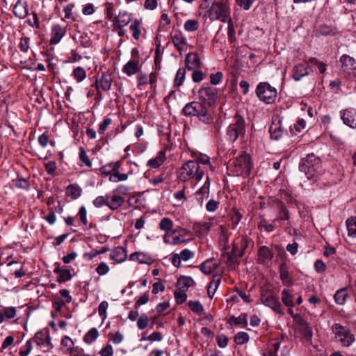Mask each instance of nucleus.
I'll return each mask as SVG.
<instances>
[{
	"instance_id": "nucleus-60",
	"label": "nucleus",
	"mask_w": 356,
	"mask_h": 356,
	"mask_svg": "<svg viewBox=\"0 0 356 356\" xmlns=\"http://www.w3.org/2000/svg\"><path fill=\"white\" fill-rule=\"evenodd\" d=\"M280 278L284 283L289 282V273L285 264H282L280 266Z\"/></svg>"
},
{
	"instance_id": "nucleus-58",
	"label": "nucleus",
	"mask_w": 356,
	"mask_h": 356,
	"mask_svg": "<svg viewBox=\"0 0 356 356\" xmlns=\"http://www.w3.org/2000/svg\"><path fill=\"white\" fill-rule=\"evenodd\" d=\"M186 70L184 68H179L176 74L175 79V86H179L182 84L185 79Z\"/></svg>"
},
{
	"instance_id": "nucleus-39",
	"label": "nucleus",
	"mask_w": 356,
	"mask_h": 356,
	"mask_svg": "<svg viewBox=\"0 0 356 356\" xmlns=\"http://www.w3.org/2000/svg\"><path fill=\"white\" fill-rule=\"evenodd\" d=\"M99 334L97 328H90L83 336V340L86 344H92L99 337Z\"/></svg>"
},
{
	"instance_id": "nucleus-34",
	"label": "nucleus",
	"mask_w": 356,
	"mask_h": 356,
	"mask_svg": "<svg viewBox=\"0 0 356 356\" xmlns=\"http://www.w3.org/2000/svg\"><path fill=\"white\" fill-rule=\"evenodd\" d=\"M82 193L81 188L76 184H70L66 188V195L72 200L78 199Z\"/></svg>"
},
{
	"instance_id": "nucleus-9",
	"label": "nucleus",
	"mask_w": 356,
	"mask_h": 356,
	"mask_svg": "<svg viewBox=\"0 0 356 356\" xmlns=\"http://www.w3.org/2000/svg\"><path fill=\"white\" fill-rule=\"evenodd\" d=\"M332 331L343 346L348 347L355 341V336L347 327L336 323L332 325Z\"/></svg>"
},
{
	"instance_id": "nucleus-24",
	"label": "nucleus",
	"mask_w": 356,
	"mask_h": 356,
	"mask_svg": "<svg viewBox=\"0 0 356 356\" xmlns=\"http://www.w3.org/2000/svg\"><path fill=\"white\" fill-rule=\"evenodd\" d=\"M55 266L54 273L58 275L56 280L58 282L63 283L72 279V275L69 269L60 268L58 263H56Z\"/></svg>"
},
{
	"instance_id": "nucleus-36",
	"label": "nucleus",
	"mask_w": 356,
	"mask_h": 356,
	"mask_svg": "<svg viewBox=\"0 0 356 356\" xmlns=\"http://www.w3.org/2000/svg\"><path fill=\"white\" fill-rule=\"evenodd\" d=\"M349 297L347 293V287L341 288L337 290L334 295V299L337 304L343 305L345 304L347 298Z\"/></svg>"
},
{
	"instance_id": "nucleus-45",
	"label": "nucleus",
	"mask_w": 356,
	"mask_h": 356,
	"mask_svg": "<svg viewBox=\"0 0 356 356\" xmlns=\"http://www.w3.org/2000/svg\"><path fill=\"white\" fill-rule=\"evenodd\" d=\"M346 226L348 232V236L356 237V217L352 216L347 219Z\"/></svg>"
},
{
	"instance_id": "nucleus-23",
	"label": "nucleus",
	"mask_w": 356,
	"mask_h": 356,
	"mask_svg": "<svg viewBox=\"0 0 356 356\" xmlns=\"http://www.w3.org/2000/svg\"><path fill=\"white\" fill-rule=\"evenodd\" d=\"M139 56L137 58L128 61L122 68V72L127 76H131L140 71Z\"/></svg>"
},
{
	"instance_id": "nucleus-55",
	"label": "nucleus",
	"mask_w": 356,
	"mask_h": 356,
	"mask_svg": "<svg viewBox=\"0 0 356 356\" xmlns=\"http://www.w3.org/2000/svg\"><path fill=\"white\" fill-rule=\"evenodd\" d=\"M149 322V318L147 315L146 314H142L138 318L137 326L138 329L144 330L148 326Z\"/></svg>"
},
{
	"instance_id": "nucleus-56",
	"label": "nucleus",
	"mask_w": 356,
	"mask_h": 356,
	"mask_svg": "<svg viewBox=\"0 0 356 356\" xmlns=\"http://www.w3.org/2000/svg\"><path fill=\"white\" fill-rule=\"evenodd\" d=\"M45 171L49 175L54 177L56 176V170L57 169V165L56 161H51L44 164Z\"/></svg>"
},
{
	"instance_id": "nucleus-26",
	"label": "nucleus",
	"mask_w": 356,
	"mask_h": 356,
	"mask_svg": "<svg viewBox=\"0 0 356 356\" xmlns=\"http://www.w3.org/2000/svg\"><path fill=\"white\" fill-rule=\"evenodd\" d=\"M129 259L138 261L139 264H151L154 259L147 253L143 252H136L130 254Z\"/></svg>"
},
{
	"instance_id": "nucleus-11",
	"label": "nucleus",
	"mask_w": 356,
	"mask_h": 356,
	"mask_svg": "<svg viewBox=\"0 0 356 356\" xmlns=\"http://www.w3.org/2000/svg\"><path fill=\"white\" fill-rule=\"evenodd\" d=\"M261 300L265 305L272 308L277 313L281 314H284L278 298L274 296L270 291L263 292L261 293Z\"/></svg>"
},
{
	"instance_id": "nucleus-38",
	"label": "nucleus",
	"mask_w": 356,
	"mask_h": 356,
	"mask_svg": "<svg viewBox=\"0 0 356 356\" xmlns=\"http://www.w3.org/2000/svg\"><path fill=\"white\" fill-rule=\"evenodd\" d=\"M340 61L346 70H356V60L353 57L343 54L341 56Z\"/></svg>"
},
{
	"instance_id": "nucleus-6",
	"label": "nucleus",
	"mask_w": 356,
	"mask_h": 356,
	"mask_svg": "<svg viewBox=\"0 0 356 356\" xmlns=\"http://www.w3.org/2000/svg\"><path fill=\"white\" fill-rule=\"evenodd\" d=\"M207 15L211 20H220L222 22H228L231 26L230 9L223 2L216 1L207 10Z\"/></svg>"
},
{
	"instance_id": "nucleus-1",
	"label": "nucleus",
	"mask_w": 356,
	"mask_h": 356,
	"mask_svg": "<svg viewBox=\"0 0 356 356\" xmlns=\"http://www.w3.org/2000/svg\"><path fill=\"white\" fill-rule=\"evenodd\" d=\"M204 175V172L199 165V162L195 160H189L185 162L179 168L177 177L182 182L188 181L192 179L197 181H200Z\"/></svg>"
},
{
	"instance_id": "nucleus-22",
	"label": "nucleus",
	"mask_w": 356,
	"mask_h": 356,
	"mask_svg": "<svg viewBox=\"0 0 356 356\" xmlns=\"http://www.w3.org/2000/svg\"><path fill=\"white\" fill-rule=\"evenodd\" d=\"M312 70L307 63H300L293 68L292 76L296 81H300L302 77L307 76Z\"/></svg>"
},
{
	"instance_id": "nucleus-49",
	"label": "nucleus",
	"mask_w": 356,
	"mask_h": 356,
	"mask_svg": "<svg viewBox=\"0 0 356 356\" xmlns=\"http://www.w3.org/2000/svg\"><path fill=\"white\" fill-rule=\"evenodd\" d=\"M200 23L197 19H188L185 22L184 28L188 32L195 31L198 30Z\"/></svg>"
},
{
	"instance_id": "nucleus-41",
	"label": "nucleus",
	"mask_w": 356,
	"mask_h": 356,
	"mask_svg": "<svg viewBox=\"0 0 356 356\" xmlns=\"http://www.w3.org/2000/svg\"><path fill=\"white\" fill-rule=\"evenodd\" d=\"M336 33L335 29L326 24H322L318 26L316 30V35H322V36H328V35H334Z\"/></svg>"
},
{
	"instance_id": "nucleus-18",
	"label": "nucleus",
	"mask_w": 356,
	"mask_h": 356,
	"mask_svg": "<svg viewBox=\"0 0 356 356\" xmlns=\"http://www.w3.org/2000/svg\"><path fill=\"white\" fill-rule=\"evenodd\" d=\"M66 33V29L60 24H54L51 29L50 44H56L59 43L63 37Z\"/></svg>"
},
{
	"instance_id": "nucleus-63",
	"label": "nucleus",
	"mask_w": 356,
	"mask_h": 356,
	"mask_svg": "<svg viewBox=\"0 0 356 356\" xmlns=\"http://www.w3.org/2000/svg\"><path fill=\"white\" fill-rule=\"evenodd\" d=\"M77 216L79 217L81 224L84 226L87 225V210L84 206L80 207Z\"/></svg>"
},
{
	"instance_id": "nucleus-3",
	"label": "nucleus",
	"mask_w": 356,
	"mask_h": 356,
	"mask_svg": "<svg viewBox=\"0 0 356 356\" xmlns=\"http://www.w3.org/2000/svg\"><path fill=\"white\" fill-rule=\"evenodd\" d=\"M219 245L222 248V254L220 261L227 265L231 268H235L238 264L237 257L233 254L234 248L231 252L227 251V244L228 243L229 236L227 234V229L224 225L219 227Z\"/></svg>"
},
{
	"instance_id": "nucleus-4",
	"label": "nucleus",
	"mask_w": 356,
	"mask_h": 356,
	"mask_svg": "<svg viewBox=\"0 0 356 356\" xmlns=\"http://www.w3.org/2000/svg\"><path fill=\"white\" fill-rule=\"evenodd\" d=\"M299 170L305 174L307 179L314 178L321 172V161L314 153L309 154L300 160Z\"/></svg>"
},
{
	"instance_id": "nucleus-12",
	"label": "nucleus",
	"mask_w": 356,
	"mask_h": 356,
	"mask_svg": "<svg viewBox=\"0 0 356 356\" xmlns=\"http://www.w3.org/2000/svg\"><path fill=\"white\" fill-rule=\"evenodd\" d=\"M269 204L271 208L275 210L278 213L277 218L273 221L274 224L280 220H289V211L283 202L278 199H272L269 201Z\"/></svg>"
},
{
	"instance_id": "nucleus-37",
	"label": "nucleus",
	"mask_w": 356,
	"mask_h": 356,
	"mask_svg": "<svg viewBox=\"0 0 356 356\" xmlns=\"http://www.w3.org/2000/svg\"><path fill=\"white\" fill-rule=\"evenodd\" d=\"M195 284L192 277L188 276H181L177 280V286L179 289L187 291L188 289Z\"/></svg>"
},
{
	"instance_id": "nucleus-33",
	"label": "nucleus",
	"mask_w": 356,
	"mask_h": 356,
	"mask_svg": "<svg viewBox=\"0 0 356 356\" xmlns=\"http://www.w3.org/2000/svg\"><path fill=\"white\" fill-rule=\"evenodd\" d=\"M213 224L210 222H195L193 225V231L200 234H207L211 229Z\"/></svg>"
},
{
	"instance_id": "nucleus-61",
	"label": "nucleus",
	"mask_w": 356,
	"mask_h": 356,
	"mask_svg": "<svg viewBox=\"0 0 356 356\" xmlns=\"http://www.w3.org/2000/svg\"><path fill=\"white\" fill-rule=\"evenodd\" d=\"M149 293L147 292L145 293L143 295H142L141 296L138 297L136 299L134 305L135 309H138L140 306L146 304L149 301Z\"/></svg>"
},
{
	"instance_id": "nucleus-32",
	"label": "nucleus",
	"mask_w": 356,
	"mask_h": 356,
	"mask_svg": "<svg viewBox=\"0 0 356 356\" xmlns=\"http://www.w3.org/2000/svg\"><path fill=\"white\" fill-rule=\"evenodd\" d=\"M284 129L281 125L280 120H278L277 123L273 122L269 128V132L272 139L275 140H279L283 133Z\"/></svg>"
},
{
	"instance_id": "nucleus-42",
	"label": "nucleus",
	"mask_w": 356,
	"mask_h": 356,
	"mask_svg": "<svg viewBox=\"0 0 356 356\" xmlns=\"http://www.w3.org/2000/svg\"><path fill=\"white\" fill-rule=\"evenodd\" d=\"M72 76L77 83L82 82L86 78V71L81 66L74 68Z\"/></svg>"
},
{
	"instance_id": "nucleus-59",
	"label": "nucleus",
	"mask_w": 356,
	"mask_h": 356,
	"mask_svg": "<svg viewBox=\"0 0 356 356\" xmlns=\"http://www.w3.org/2000/svg\"><path fill=\"white\" fill-rule=\"evenodd\" d=\"M107 202H108V195H106V196H102V195L97 196L92 202L93 205L97 208L102 207L104 205L107 206Z\"/></svg>"
},
{
	"instance_id": "nucleus-29",
	"label": "nucleus",
	"mask_w": 356,
	"mask_h": 356,
	"mask_svg": "<svg viewBox=\"0 0 356 356\" xmlns=\"http://www.w3.org/2000/svg\"><path fill=\"white\" fill-rule=\"evenodd\" d=\"M124 203V198L119 195H108L107 207L114 211L120 208Z\"/></svg>"
},
{
	"instance_id": "nucleus-20",
	"label": "nucleus",
	"mask_w": 356,
	"mask_h": 356,
	"mask_svg": "<svg viewBox=\"0 0 356 356\" xmlns=\"http://www.w3.org/2000/svg\"><path fill=\"white\" fill-rule=\"evenodd\" d=\"M34 341L38 346L48 347L51 345V337L49 330L45 328L36 332L34 337Z\"/></svg>"
},
{
	"instance_id": "nucleus-15",
	"label": "nucleus",
	"mask_w": 356,
	"mask_h": 356,
	"mask_svg": "<svg viewBox=\"0 0 356 356\" xmlns=\"http://www.w3.org/2000/svg\"><path fill=\"white\" fill-rule=\"evenodd\" d=\"M210 193V179L207 177L204 185L199 188L195 193V197L198 204L202 206L204 201L209 198Z\"/></svg>"
},
{
	"instance_id": "nucleus-48",
	"label": "nucleus",
	"mask_w": 356,
	"mask_h": 356,
	"mask_svg": "<svg viewBox=\"0 0 356 356\" xmlns=\"http://www.w3.org/2000/svg\"><path fill=\"white\" fill-rule=\"evenodd\" d=\"M173 227V222L169 218H163L159 222V228L161 230L165 232V236L172 229Z\"/></svg>"
},
{
	"instance_id": "nucleus-62",
	"label": "nucleus",
	"mask_w": 356,
	"mask_h": 356,
	"mask_svg": "<svg viewBox=\"0 0 356 356\" xmlns=\"http://www.w3.org/2000/svg\"><path fill=\"white\" fill-rule=\"evenodd\" d=\"M105 13L106 15V17L109 19L113 21V19L114 17V6L113 3L107 2L105 4Z\"/></svg>"
},
{
	"instance_id": "nucleus-50",
	"label": "nucleus",
	"mask_w": 356,
	"mask_h": 356,
	"mask_svg": "<svg viewBox=\"0 0 356 356\" xmlns=\"http://www.w3.org/2000/svg\"><path fill=\"white\" fill-rule=\"evenodd\" d=\"M282 301L283 303L289 307H293L294 304L293 301V296L286 289H284L282 292Z\"/></svg>"
},
{
	"instance_id": "nucleus-54",
	"label": "nucleus",
	"mask_w": 356,
	"mask_h": 356,
	"mask_svg": "<svg viewBox=\"0 0 356 356\" xmlns=\"http://www.w3.org/2000/svg\"><path fill=\"white\" fill-rule=\"evenodd\" d=\"M79 157L82 163H83L88 168L92 167V162L87 155L86 149L82 147L79 148Z\"/></svg>"
},
{
	"instance_id": "nucleus-2",
	"label": "nucleus",
	"mask_w": 356,
	"mask_h": 356,
	"mask_svg": "<svg viewBox=\"0 0 356 356\" xmlns=\"http://www.w3.org/2000/svg\"><path fill=\"white\" fill-rule=\"evenodd\" d=\"M115 170V173L111 177H109V181L114 183L124 181L130 176L136 173L138 165L131 161H116Z\"/></svg>"
},
{
	"instance_id": "nucleus-13",
	"label": "nucleus",
	"mask_w": 356,
	"mask_h": 356,
	"mask_svg": "<svg viewBox=\"0 0 356 356\" xmlns=\"http://www.w3.org/2000/svg\"><path fill=\"white\" fill-rule=\"evenodd\" d=\"M200 99L204 102V104L212 105L217 98V90L215 88L207 86L200 89L198 92Z\"/></svg>"
},
{
	"instance_id": "nucleus-44",
	"label": "nucleus",
	"mask_w": 356,
	"mask_h": 356,
	"mask_svg": "<svg viewBox=\"0 0 356 356\" xmlns=\"http://www.w3.org/2000/svg\"><path fill=\"white\" fill-rule=\"evenodd\" d=\"M271 258L272 254L268 248L263 246L259 248L258 259L260 262L264 263L266 261L270 260Z\"/></svg>"
},
{
	"instance_id": "nucleus-19",
	"label": "nucleus",
	"mask_w": 356,
	"mask_h": 356,
	"mask_svg": "<svg viewBox=\"0 0 356 356\" xmlns=\"http://www.w3.org/2000/svg\"><path fill=\"white\" fill-rule=\"evenodd\" d=\"M131 21V15L127 11H120L118 15L113 19V27H124Z\"/></svg>"
},
{
	"instance_id": "nucleus-35",
	"label": "nucleus",
	"mask_w": 356,
	"mask_h": 356,
	"mask_svg": "<svg viewBox=\"0 0 356 356\" xmlns=\"http://www.w3.org/2000/svg\"><path fill=\"white\" fill-rule=\"evenodd\" d=\"M17 315V310L14 307H3L0 310V324L2 323L5 319H12Z\"/></svg>"
},
{
	"instance_id": "nucleus-53",
	"label": "nucleus",
	"mask_w": 356,
	"mask_h": 356,
	"mask_svg": "<svg viewBox=\"0 0 356 356\" xmlns=\"http://www.w3.org/2000/svg\"><path fill=\"white\" fill-rule=\"evenodd\" d=\"M186 291H184L182 289L176 290L174 291V297L177 304H182L187 300V294L186 293Z\"/></svg>"
},
{
	"instance_id": "nucleus-40",
	"label": "nucleus",
	"mask_w": 356,
	"mask_h": 356,
	"mask_svg": "<svg viewBox=\"0 0 356 356\" xmlns=\"http://www.w3.org/2000/svg\"><path fill=\"white\" fill-rule=\"evenodd\" d=\"M140 24L141 19H135L129 26L132 36L136 40H138L141 35Z\"/></svg>"
},
{
	"instance_id": "nucleus-51",
	"label": "nucleus",
	"mask_w": 356,
	"mask_h": 356,
	"mask_svg": "<svg viewBox=\"0 0 356 356\" xmlns=\"http://www.w3.org/2000/svg\"><path fill=\"white\" fill-rule=\"evenodd\" d=\"M188 305L190 309L195 314H200L204 311L203 305L198 300H195V301L190 300L188 302Z\"/></svg>"
},
{
	"instance_id": "nucleus-5",
	"label": "nucleus",
	"mask_w": 356,
	"mask_h": 356,
	"mask_svg": "<svg viewBox=\"0 0 356 356\" xmlns=\"http://www.w3.org/2000/svg\"><path fill=\"white\" fill-rule=\"evenodd\" d=\"M182 113L187 117L197 116L200 121L205 124H210L213 122V118L206 106L199 102H191L186 104L182 109Z\"/></svg>"
},
{
	"instance_id": "nucleus-16",
	"label": "nucleus",
	"mask_w": 356,
	"mask_h": 356,
	"mask_svg": "<svg viewBox=\"0 0 356 356\" xmlns=\"http://www.w3.org/2000/svg\"><path fill=\"white\" fill-rule=\"evenodd\" d=\"M113 82L112 75L108 72H103L99 79H96L94 84L95 88H99L104 91H108L111 89Z\"/></svg>"
},
{
	"instance_id": "nucleus-64",
	"label": "nucleus",
	"mask_w": 356,
	"mask_h": 356,
	"mask_svg": "<svg viewBox=\"0 0 356 356\" xmlns=\"http://www.w3.org/2000/svg\"><path fill=\"white\" fill-rule=\"evenodd\" d=\"M112 120L109 118H104L103 121L100 123L98 128V133L104 135L107 127L111 124Z\"/></svg>"
},
{
	"instance_id": "nucleus-47",
	"label": "nucleus",
	"mask_w": 356,
	"mask_h": 356,
	"mask_svg": "<svg viewBox=\"0 0 356 356\" xmlns=\"http://www.w3.org/2000/svg\"><path fill=\"white\" fill-rule=\"evenodd\" d=\"M229 216L230 220L232 221V227H233V228H235L236 227V225L238 224V222H240V220H241L243 216L239 212V211L235 207H234L232 209Z\"/></svg>"
},
{
	"instance_id": "nucleus-25",
	"label": "nucleus",
	"mask_w": 356,
	"mask_h": 356,
	"mask_svg": "<svg viewBox=\"0 0 356 356\" xmlns=\"http://www.w3.org/2000/svg\"><path fill=\"white\" fill-rule=\"evenodd\" d=\"M127 257V250L120 246L115 248L110 254V259L113 260L114 263L116 264L124 261Z\"/></svg>"
},
{
	"instance_id": "nucleus-31",
	"label": "nucleus",
	"mask_w": 356,
	"mask_h": 356,
	"mask_svg": "<svg viewBox=\"0 0 356 356\" xmlns=\"http://www.w3.org/2000/svg\"><path fill=\"white\" fill-rule=\"evenodd\" d=\"M13 13L20 19L25 18L29 13L26 3L18 1L13 8Z\"/></svg>"
},
{
	"instance_id": "nucleus-52",
	"label": "nucleus",
	"mask_w": 356,
	"mask_h": 356,
	"mask_svg": "<svg viewBox=\"0 0 356 356\" xmlns=\"http://www.w3.org/2000/svg\"><path fill=\"white\" fill-rule=\"evenodd\" d=\"M18 47L22 52L26 53L30 49V39L29 38L23 35L19 39Z\"/></svg>"
},
{
	"instance_id": "nucleus-43",
	"label": "nucleus",
	"mask_w": 356,
	"mask_h": 356,
	"mask_svg": "<svg viewBox=\"0 0 356 356\" xmlns=\"http://www.w3.org/2000/svg\"><path fill=\"white\" fill-rule=\"evenodd\" d=\"M116 165L115 162H111L108 163L103 166H102L99 168V171L102 175H104L106 176H109V177H111L115 173V167Z\"/></svg>"
},
{
	"instance_id": "nucleus-46",
	"label": "nucleus",
	"mask_w": 356,
	"mask_h": 356,
	"mask_svg": "<svg viewBox=\"0 0 356 356\" xmlns=\"http://www.w3.org/2000/svg\"><path fill=\"white\" fill-rule=\"evenodd\" d=\"M227 323L232 329L240 325L245 324V314H241L238 317L231 316L227 320Z\"/></svg>"
},
{
	"instance_id": "nucleus-21",
	"label": "nucleus",
	"mask_w": 356,
	"mask_h": 356,
	"mask_svg": "<svg viewBox=\"0 0 356 356\" xmlns=\"http://www.w3.org/2000/svg\"><path fill=\"white\" fill-rule=\"evenodd\" d=\"M185 62L188 70L199 69L202 64L199 55L195 52L188 53L186 56Z\"/></svg>"
},
{
	"instance_id": "nucleus-27",
	"label": "nucleus",
	"mask_w": 356,
	"mask_h": 356,
	"mask_svg": "<svg viewBox=\"0 0 356 356\" xmlns=\"http://www.w3.org/2000/svg\"><path fill=\"white\" fill-rule=\"evenodd\" d=\"M219 263L213 258L208 259L202 262L198 267L205 275L211 274L218 266Z\"/></svg>"
},
{
	"instance_id": "nucleus-17",
	"label": "nucleus",
	"mask_w": 356,
	"mask_h": 356,
	"mask_svg": "<svg viewBox=\"0 0 356 356\" xmlns=\"http://www.w3.org/2000/svg\"><path fill=\"white\" fill-rule=\"evenodd\" d=\"M341 118L343 123L353 128H356V111L353 108H346L341 111Z\"/></svg>"
},
{
	"instance_id": "nucleus-8",
	"label": "nucleus",
	"mask_w": 356,
	"mask_h": 356,
	"mask_svg": "<svg viewBox=\"0 0 356 356\" xmlns=\"http://www.w3.org/2000/svg\"><path fill=\"white\" fill-rule=\"evenodd\" d=\"M256 93L259 99L266 104L273 103L277 97V90L266 82L257 86Z\"/></svg>"
},
{
	"instance_id": "nucleus-57",
	"label": "nucleus",
	"mask_w": 356,
	"mask_h": 356,
	"mask_svg": "<svg viewBox=\"0 0 356 356\" xmlns=\"http://www.w3.org/2000/svg\"><path fill=\"white\" fill-rule=\"evenodd\" d=\"M163 339V334L160 332H154L148 337H143L141 341H161Z\"/></svg>"
},
{
	"instance_id": "nucleus-30",
	"label": "nucleus",
	"mask_w": 356,
	"mask_h": 356,
	"mask_svg": "<svg viewBox=\"0 0 356 356\" xmlns=\"http://www.w3.org/2000/svg\"><path fill=\"white\" fill-rule=\"evenodd\" d=\"M172 42L179 51L186 49L187 41L181 33H175L172 35Z\"/></svg>"
},
{
	"instance_id": "nucleus-10",
	"label": "nucleus",
	"mask_w": 356,
	"mask_h": 356,
	"mask_svg": "<svg viewBox=\"0 0 356 356\" xmlns=\"http://www.w3.org/2000/svg\"><path fill=\"white\" fill-rule=\"evenodd\" d=\"M60 346L62 350L65 354L71 356H84L83 349L79 346H76L72 339L68 336L62 338Z\"/></svg>"
},
{
	"instance_id": "nucleus-7",
	"label": "nucleus",
	"mask_w": 356,
	"mask_h": 356,
	"mask_svg": "<svg viewBox=\"0 0 356 356\" xmlns=\"http://www.w3.org/2000/svg\"><path fill=\"white\" fill-rule=\"evenodd\" d=\"M227 139L231 142L237 140L243 145L245 138V122L242 118L236 120L235 123L231 124L227 129Z\"/></svg>"
},
{
	"instance_id": "nucleus-28",
	"label": "nucleus",
	"mask_w": 356,
	"mask_h": 356,
	"mask_svg": "<svg viewBox=\"0 0 356 356\" xmlns=\"http://www.w3.org/2000/svg\"><path fill=\"white\" fill-rule=\"evenodd\" d=\"M166 159L165 151H159L156 156L149 159L147 163V166L150 168H159L165 162Z\"/></svg>"
},
{
	"instance_id": "nucleus-14",
	"label": "nucleus",
	"mask_w": 356,
	"mask_h": 356,
	"mask_svg": "<svg viewBox=\"0 0 356 356\" xmlns=\"http://www.w3.org/2000/svg\"><path fill=\"white\" fill-rule=\"evenodd\" d=\"M242 51L237 50L236 54L234 58H232V74L233 76L236 80L237 77L241 74L243 71V55L241 54Z\"/></svg>"
}]
</instances>
